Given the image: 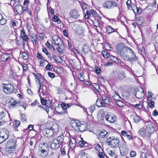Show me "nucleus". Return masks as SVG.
Segmentation results:
<instances>
[{
	"label": "nucleus",
	"mask_w": 158,
	"mask_h": 158,
	"mask_svg": "<svg viewBox=\"0 0 158 158\" xmlns=\"http://www.w3.org/2000/svg\"><path fill=\"white\" fill-rule=\"evenodd\" d=\"M154 101H151L149 103V106L150 108L152 109L154 106Z\"/></svg>",
	"instance_id": "nucleus-54"
},
{
	"label": "nucleus",
	"mask_w": 158,
	"mask_h": 158,
	"mask_svg": "<svg viewBox=\"0 0 158 158\" xmlns=\"http://www.w3.org/2000/svg\"><path fill=\"white\" fill-rule=\"evenodd\" d=\"M70 124L71 126L74 129L77 130L78 129L79 131H83L82 127L84 126V125L81 124L78 120L73 121L71 122Z\"/></svg>",
	"instance_id": "nucleus-5"
},
{
	"label": "nucleus",
	"mask_w": 158,
	"mask_h": 158,
	"mask_svg": "<svg viewBox=\"0 0 158 158\" xmlns=\"http://www.w3.org/2000/svg\"><path fill=\"white\" fill-rule=\"evenodd\" d=\"M48 76L51 78H54L55 76V75L54 73H52L50 72H48Z\"/></svg>",
	"instance_id": "nucleus-57"
},
{
	"label": "nucleus",
	"mask_w": 158,
	"mask_h": 158,
	"mask_svg": "<svg viewBox=\"0 0 158 158\" xmlns=\"http://www.w3.org/2000/svg\"><path fill=\"white\" fill-rule=\"evenodd\" d=\"M51 143L50 147L51 149L54 150L58 149L60 145L58 142H57L56 140H54V139H52L50 140Z\"/></svg>",
	"instance_id": "nucleus-10"
},
{
	"label": "nucleus",
	"mask_w": 158,
	"mask_h": 158,
	"mask_svg": "<svg viewBox=\"0 0 158 158\" xmlns=\"http://www.w3.org/2000/svg\"><path fill=\"white\" fill-rule=\"evenodd\" d=\"M52 19L54 21L57 22L58 23H59L61 22L60 20L58 19L56 15H54V16L53 17Z\"/></svg>",
	"instance_id": "nucleus-45"
},
{
	"label": "nucleus",
	"mask_w": 158,
	"mask_h": 158,
	"mask_svg": "<svg viewBox=\"0 0 158 158\" xmlns=\"http://www.w3.org/2000/svg\"><path fill=\"white\" fill-rule=\"evenodd\" d=\"M42 50L43 52H44L47 56H48V57L51 58V56L50 55H49V53L48 52V50H47L45 48L43 47L42 48Z\"/></svg>",
	"instance_id": "nucleus-39"
},
{
	"label": "nucleus",
	"mask_w": 158,
	"mask_h": 158,
	"mask_svg": "<svg viewBox=\"0 0 158 158\" xmlns=\"http://www.w3.org/2000/svg\"><path fill=\"white\" fill-rule=\"evenodd\" d=\"M54 140H56L57 142H58L60 144L63 142L64 139V135H61L57 137L56 139H54Z\"/></svg>",
	"instance_id": "nucleus-30"
},
{
	"label": "nucleus",
	"mask_w": 158,
	"mask_h": 158,
	"mask_svg": "<svg viewBox=\"0 0 158 158\" xmlns=\"http://www.w3.org/2000/svg\"><path fill=\"white\" fill-rule=\"evenodd\" d=\"M102 99L103 102L105 104H108L110 102L109 98L106 96L102 97Z\"/></svg>",
	"instance_id": "nucleus-35"
},
{
	"label": "nucleus",
	"mask_w": 158,
	"mask_h": 158,
	"mask_svg": "<svg viewBox=\"0 0 158 158\" xmlns=\"http://www.w3.org/2000/svg\"><path fill=\"white\" fill-rule=\"evenodd\" d=\"M13 123L15 127H18L20 123L19 121L17 120L14 121Z\"/></svg>",
	"instance_id": "nucleus-50"
},
{
	"label": "nucleus",
	"mask_w": 158,
	"mask_h": 158,
	"mask_svg": "<svg viewBox=\"0 0 158 158\" xmlns=\"http://www.w3.org/2000/svg\"><path fill=\"white\" fill-rule=\"evenodd\" d=\"M20 34V37H21V38L25 36V35H27L25 32V31L23 29H22L21 31Z\"/></svg>",
	"instance_id": "nucleus-51"
},
{
	"label": "nucleus",
	"mask_w": 158,
	"mask_h": 158,
	"mask_svg": "<svg viewBox=\"0 0 158 158\" xmlns=\"http://www.w3.org/2000/svg\"><path fill=\"white\" fill-rule=\"evenodd\" d=\"M21 119L23 122L26 121L27 118L26 115L24 114H22L21 116Z\"/></svg>",
	"instance_id": "nucleus-41"
},
{
	"label": "nucleus",
	"mask_w": 158,
	"mask_h": 158,
	"mask_svg": "<svg viewBox=\"0 0 158 158\" xmlns=\"http://www.w3.org/2000/svg\"><path fill=\"white\" fill-rule=\"evenodd\" d=\"M78 143L81 148L83 147V146L85 145L86 144H87L86 142L85 141H79Z\"/></svg>",
	"instance_id": "nucleus-46"
},
{
	"label": "nucleus",
	"mask_w": 158,
	"mask_h": 158,
	"mask_svg": "<svg viewBox=\"0 0 158 158\" xmlns=\"http://www.w3.org/2000/svg\"><path fill=\"white\" fill-rule=\"evenodd\" d=\"M42 132L43 134L46 137H49V139L50 140L52 138L51 137L54 134L53 132L52 131V130L51 129H48L45 128L43 130Z\"/></svg>",
	"instance_id": "nucleus-9"
},
{
	"label": "nucleus",
	"mask_w": 158,
	"mask_h": 158,
	"mask_svg": "<svg viewBox=\"0 0 158 158\" xmlns=\"http://www.w3.org/2000/svg\"><path fill=\"white\" fill-rule=\"evenodd\" d=\"M107 143L112 147H117L119 146V140L117 137L114 136L109 137L107 139Z\"/></svg>",
	"instance_id": "nucleus-3"
},
{
	"label": "nucleus",
	"mask_w": 158,
	"mask_h": 158,
	"mask_svg": "<svg viewBox=\"0 0 158 158\" xmlns=\"http://www.w3.org/2000/svg\"><path fill=\"white\" fill-rule=\"evenodd\" d=\"M9 103H10V105L12 106H19V105H21V103L19 101H17L15 100L13 98H11Z\"/></svg>",
	"instance_id": "nucleus-17"
},
{
	"label": "nucleus",
	"mask_w": 158,
	"mask_h": 158,
	"mask_svg": "<svg viewBox=\"0 0 158 158\" xmlns=\"http://www.w3.org/2000/svg\"><path fill=\"white\" fill-rule=\"evenodd\" d=\"M6 151L9 153H11L14 152L15 150V148L12 147L9 145H6L5 148Z\"/></svg>",
	"instance_id": "nucleus-21"
},
{
	"label": "nucleus",
	"mask_w": 158,
	"mask_h": 158,
	"mask_svg": "<svg viewBox=\"0 0 158 158\" xmlns=\"http://www.w3.org/2000/svg\"><path fill=\"white\" fill-rule=\"evenodd\" d=\"M102 53L104 57H105L108 58L110 56L109 54L106 51H103L102 52Z\"/></svg>",
	"instance_id": "nucleus-44"
},
{
	"label": "nucleus",
	"mask_w": 158,
	"mask_h": 158,
	"mask_svg": "<svg viewBox=\"0 0 158 158\" xmlns=\"http://www.w3.org/2000/svg\"><path fill=\"white\" fill-rule=\"evenodd\" d=\"M130 53L131 54V57H129V56H128L127 58V60H126L131 62L133 61H137L138 60V57L136 56L135 54L133 51L132 52H130Z\"/></svg>",
	"instance_id": "nucleus-12"
},
{
	"label": "nucleus",
	"mask_w": 158,
	"mask_h": 158,
	"mask_svg": "<svg viewBox=\"0 0 158 158\" xmlns=\"http://www.w3.org/2000/svg\"><path fill=\"white\" fill-rule=\"evenodd\" d=\"M121 148L123 149H128V148L125 142L119 147V149H121Z\"/></svg>",
	"instance_id": "nucleus-43"
},
{
	"label": "nucleus",
	"mask_w": 158,
	"mask_h": 158,
	"mask_svg": "<svg viewBox=\"0 0 158 158\" xmlns=\"http://www.w3.org/2000/svg\"><path fill=\"white\" fill-rule=\"evenodd\" d=\"M31 37L32 41L33 44H34V42L35 44H36L38 43L37 40V37L36 35H34L33 36H31Z\"/></svg>",
	"instance_id": "nucleus-37"
},
{
	"label": "nucleus",
	"mask_w": 158,
	"mask_h": 158,
	"mask_svg": "<svg viewBox=\"0 0 158 158\" xmlns=\"http://www.w3.org/2000/svg\"><path fill=\"white\" fill-rule=\"evenodd\" d=\"M113 98L116 100L118 101L120 99V96L118 95L117 94H115L114 96H113Z\"/></svg>",
	"instance_id": "nucleus-56"
},
{
	"label": "nucleus",
	"mask_w": 158,
	"mask_h": 158,
	"mask_svg": "<svg viewBox=\"0 0 158 158\" xmlns=\"http://www.w3.org/2000/svg\"><path fill=\"white\" fill-rule=\"evenodd\" d=\"M96 105L98 107H105V106L102 102L100 98H98L96 103Z\"/></svg>",
	"instance_id": "nucleus-28"
},
{
	"label": "nucleus",
	"mask_w": 158,
	"mask_h": 158,
	"mask_svg": "<svg viewBox=\"0 0 158 158\" xmlns=\"http://www.w3.org/2000/svg\"><path fill=\"white\" fill-rule=\"evenodd\" d=\"M6 22V20L4 19V18H3L2 20H0V24L1 25H3L5 24Z\"/></svg>",
	"instance_id": "nucleus-55"
},
{
	"label": "nucleus",
	"mask_w": 158,
	"mask_h": 158,
	"mask_svg": "<svg viewBox=\"0 0 158 158\" xmlns=\"http://www.w3.org/2000/svg\"><path fill=\"white\" fill-rule=\"evenodd\" d=\"M95 105H92L89 108V109L91 113H92L95 110Z\"/></svg>",
	"instance_id": "nucleus-40"
},
{
	"label": "nucleus",
	"mask_w": 158,
	"mask_h": 158,
	"mask_svg": "<svg viewBox=\"0 0 158 158\" xmlns=\"http://www.w3.org/2000/svg\"><path fill=\"white\" fill-rule=\"evenodd\" d=\"M9 54H3L0 56V60L1 61L5 62L10 58Z\"/></svg>",
	"instance_id": "nucleus-20"
},
{
	"label": "nucleus",
	"mask_w": 158,
	"mask_h": 158,
	"mask_svg": "<svg viewBox=\"0 0 158 158\" xmlns=\"http://www.w3.org/2000/svg\"><path fill=\"white\" fill-rule=\"evenodd\" d=\"M4 85L5 86H3V89L5 93L9 94L14 92V88L13 85L10 84Z\"/></svg>",
	"instance_id": "nucleus-7"
},
{
	"label": "nucleus",
	"mask_w": 158,
	"mask_h": 158,
	"mask_svg": "<svg viewBox=\"0 0 158 158\" xmlns=\"http://www.w3.org/2000/svg\"><path fill=\"white\" fill-rule=\"evenodd\" d=\"M54 43L57 45L58 47H60V48L62 49L63 48V45H64V44L63 41L60 38L55 41Z\"/></svg>",
	"instance_id": "nucleus-19"
},
{
	"label": "nucleus",
	"mask_w": 158,
	"mask_h": 158,
	"mask_svg": "<svg viewBox=\"0 0 158 158\" xmlns=\"http://www.w3.org/2000/svg\"><path fill=\"white\" fill-rule=\"evenodd\" d=\"M133 119L134 122L135 123H138L140 121L139 117L136 114L133 116Z\"/></svg>",
	"instance_id": "nucleus-36"
},
{
	"label": "nucleus",
	"mask_w": 158,
	"mask_h": 158,
	"mask_svg": "<svg viewBox=\"0 0 158 158\" xmlns=\"http://www.w3.org/2000/svg\"><path fill=\"white\" fill-rule=\"evenodd\" d=\"M70 15L71 16L74 18H77L79 16L78 12L76 10H71Z\"/></svg>",
	"instance_id": "nucleus-18"
},
{
	"label": "nucleus",
	"mask_w": 158,
	"mask_h": 158,
	"mask_svg": "<svg viewBox=\"0 0 158 158\" xmlns=\"http://www.w3.org/2000/svg\"><path fill=\"white\" fill-rule=\"evenodd\" d=\"M58 47V48H57V50H58V52L60 53V54H61L62 53V50H63L64 48H65V47L64 45H63V48L62 49H61L60 48V47Z\"/></svg>",
	"instance_id": "nucleus-63"
},
{
	"label": "nucleus",
	"mask_w": 158,
	"mask_h": 158,
	"mask_svg": "<svg viewBox=\"0 0 158 158\" xmlns=\"http://www.w3.org/2000/svg\"><path fill=\"white\" fill-rule=\"evenodd\" d=\"M138 133L143 137H145L146 135H148L146 129L144 128H141L138 132Z\"/></svg>",
	"instance_id": "nucleus-26"
},
{
	"label": "nucleus",
	"mask_w": 158,
	"mask_h": 158,
	"mask_svg": "<svg viewBox=\"0 0 158 158\" xmlns=\"http://www.w3.org/2000/svg\"><path fill=\"white\" fill-rule=\"evenodd\" d=\"M22 66L23 71H26L28 69V66L26 64H23Z\"/></svg>",
	"instance_id": "nucleus-61"
},
{
	"label": "nucleus",
	"mask_w": 158,
	"mask_h": 158,
	"mask_svg": "<svg viewBox=\"0 0 158 158\" xmlns=\"http://www.w3.org/2000/svg\"><path fill=\"white\" fill-rule=\"evenodd\" d=\"M53 68V66L48 64L46 66L45 69L47 70H48L49 71H50L51 70H52V69Z\"/></svg>",
	"instance_id": "nucleus-47"
},
{
	"label": "nucleus",
	"mask_w": 158,
	"mask_h": 158,
	"mask_svg": "<svg viewBox=\"0 0 158 158\" xmlns=\"http://www.w3.org/2000/svg\"><path fill=\"white\" fill-rule=\"evenodd\" d=\"M119 150L120 151V154L122 156H126L128 153V149H123L121 148V149Z\"/></svg>",
	"instance_id": "nucleus-29"
},
{
	"label": "nucleus",
	"mask_w": 158,
	"mask_h": 158,
	"mask_svg": "<svg viewBox=\"0 0 158 158\" xmlns=\"http://www.w3.org/2000/svg\"><path fill=\"white\" fill-rule=\"evenodd\" d=\"M16 141L14 139H10L6 143V145H9L12 147L16 148Z\"/></svg>",
	"instance_id": "nucleus-22"
},
{
	"label": "nucleus",
	"mask_w": 158,
	"mask_h": 158,
	"mask_svg": "<svg viewBox=\"0 0 158 158\" xmlns=\"http://www.w3.org/2000/svg\"><path fill=\"white\" fill-rule=\"evenodd\" d=\"M18 24V23L17 20H14L13 21L12 25L15 27H17Z\"/></svg>",
	"instance_id": "nucleus-52"
},
{
	"label": "nucleus",
	"mask_w": 158,
	"mask_h": 158,
	"mask_svg": "<svg viewBox=\"0 0 158 158\" xmlns=\"http://www.w3.org/2000/svg\"><path fill=\"white\" fill-rule=\"evenodd\" d=\"M105 118L107 121L110 123H114L115 121V118L113 114H110L109 113H108L105 116Z\"/></svg>",
	"instance_id": "nucleus-14"
},
{
	"label": "nucleus",
	"mask_w": 158,
	"mask_h": 158,
	"mask_svg": "<svg viewBox=\"0 0 158 158\" xmlns=\"http://www.w3.org/2000/svg\"><path fill=\"white\" fill-rule=\"evenodd\" d=\"M97 15L96 12L94 10L91 9L89 11H87L85 17L86 19H89V17H90L91 15L96 16Z\"/></svg>",
	"instance_id": "nucleus-13"
},
{
	"label": "nucleus",
	"mask_w": 158,
	"mask_h": 158,
	"mask_svg": "<svg viewBox=\"0 0 158 158\" xmlns=\"http://www.w3.org/2000/svg\"><path fill=\"white\" fill-rule=\"evenodd\" d=\"M15 10L17 13L19 15L22 14L23 12V8L21 5L19 4L15 7Z\"/></svg>",
	"instance_id": "nucleus-15"
},
{
	"label": "nucleus",
	"mask_w": 158,
	"mask_h": 158,
	"mask_svg": "<svg viewBox=\"0 0 158 158\" xmlns=\"http://www.w3.org/2000/svg\"><path fill=\"white\" fill-rule=\"evenodd\" d=\"M117 4L115 1H107L103 4V7L106 9H110L117 6Z\"/></svg>",
	"instance_id": "nucleus-6"
},
{
	"label": "nucleus",
	"mask_w": 158,
	"mask_h": 158,
	"mask_svg": "<svg viewBox=\"0 0 158 158\" xmlns=\"http://www.w3.org/2000/svg\"><path fill=\"white\" fill-rule=\"evenodd\" d=\"M118 54L120 55L121 57L124 60H126L128 57V53L132 52V50L129 47H126L123 43H120L116 46Z\"/></svg>",
	"instance_id": "nucleus-1"
},
{
	"label": "nucleus",
	"mask_w": 158,
	"mask_h": 158,
	"mask_svg": "<svg viewBox=\"0 0 158 158\" xmlns=\"http://www.w3.org/2000/svg\"><path fill=\"white\" fill-rule=\"evenodd\" d=\"M109 155H110V156L112 157H114L115 156V153L114 152H113L111 150H110L108 152Z\"/></svg>",
	"instance_id": "nucleus-60"
},
{
	"label": "nucleus",
	"mask_w": 158,
	"mask_h": 158,
	"mask_svg": "<svg viewBox=\"0 0 158 158\" xmlns=\"http://www.w3.org/2000/svg\"><path fill=\"white\" fill-rule=\"evenodd\" d=\"M35 82L36 84L39 85V89L38 90V92H39L40 90L41 89H43V83L44 81L41 82V79H35Z\"/></svg>",
	"instance_id": "nucleus-25"
},
{
	"label": "nucleus",
	"mask_w": 158,
	"mask_h": 158,
	"mask_svg": "<svg viewBox=\"0 0 158 158\" xmlns=\"http://www.w3.org/2000/svg\"><path fill=\"white\" fill-rule=\"evenodd\" d=\"M125 73L123 72H121L118 75V77L119 79L122 80L125 77Z\"/></svg>",
	"instance_id": "nucleus-34"
},
{
	"label": "nucleus",
	"mask_w": 158,
	"mask_h": 158,
	"mask_svg": "<svg viewBox=\"0 0 158 158\" xmlns=\"http://www.w3.org/2000/svg\"><path fill=\"white\" fill-rule=\"evenodd\" d=\"M90 49L88 46L85 45L82 48V52L84 53H86L89 51Z\"/></svg>",
	"instance_id": "nucleus-32"
},
{
	"label": "nucleus",
	"mask_w": 158,
	"mask_h": 158,
	"mask_svg": "<svg viewBox=\"0 0 158 158\" xmlns=\"http://www.w3.org/2000/svg\"><path fill=\"white\" fill-rule=\"evenodd\" d=\"M134 94L138 98H142L144 95L143 89L140 87H138L135 89L134 91Z\"/></svg>",
	"instance_id": "nucleus-8"
},
{
	"label": "nucleus",
	"mask_w": 158,
	"mask_h": 158,
	"mask_svg": "<svg viewBox=\"0 0 158 158\" xmlns=\"http://www.w3.org/2000/svg\"><path fill=\"white\" fill-rule=\"evenodd\" d=\"M69 104L62 103L58 104L55 108V110L58 114H62L67 113V107L69 108Z\"/></svg>",
	"instance_id": "nucleus-2"
},
{
	"label": "nucleus",
	"mask_w": 158,
	"mask_h": 158,
	"mask_svg": "<svg viewBox=\"0 0 158 158\" xmlns=\"http://www.w3.org/2000/svg\"><path fill=\"white\" fill-rule=\"evenodd\" d=\"M23 58L25 60H27L28 58V55L25 52H23L22 53Z\"/></svg>",
	"instance_id": "nucleus-49"
},
{
	"label": "nucleus",
	"mask_w": 158,
	"mask_h": 158,
	"mask_svg": "<svg viewBox=\"0 0 158 158\" xmlns=\"http://www.w3.org/2000/svg\"><path fill=\"white\" fill-rule=\"evenodd\" d=\"M110 58L113 61L115 62H116V61L117 60V58L113 56H111Z\"/></svg>",
	"instance_id": "nucleus-64"
},
{
	"label": "nucleus",
	"mask_w": 158,
	"mask_h": 158,
	"mask_svg": "<svg viewBox=\"0 0 158 158\" xmlns=\"http://www.w3.org/2000/svg\"><path fill=\"white\" fill-rule=\"evenodd\" d=\"M137 22L139 25L143 23V19L142 17H140L139 19L137 20Z\"/></svg>",
	"instance_id": "nucleus-48"
},
{
	"label": "nucleus",
	"mask_w": 158,
	"mask_h": 158,
	"mask_svg": "<svg viewBox=\"0 0 158 158\" xmlns=\"http://www.w3.org/2000/svg\"><path fill=\"white\" fill-rule=\"evenodd\" d=\"M76 141L74 138H72L70 139L69 144L71 147L75 146L76 145Z\"/></svg>",
	"instance_id": "nucleus-33"
},
{
	"label": "nucleus",
	"mask_w": 158,
	"mask_h": 158,
	"mask_svg": "<svg viewBox=\"0 0 158 158\" xmlns=\"http://www.w3.org/2000/svg\"><path fill=\"white\" fill-rule=\"evenodd\" d=\"M60 37H59L57 35H54L52 36V38L53 41H54V42L55 41L57 40Z\"/></svg>",
	"instance_id": "nucleus-58"
},
{
	"label": "nucleus",
	"mask_w": 158,
	"mask_h": 158,
	"mask_svg": "<svg viewBox=\"0 0 158 158\" xmlns=\"http://www.w3.org/2000/svg\"><path fill=\"white\" fill-rule=\"evenodd\" d=\"M50 129H51V130H52V131L55 134L58 131V126L56 123H54L50 127Z\"/></svg>",
	"instance_id": "nucleus-23"
},
{
	"label": "nucleus",
	"mask_w": 158,
	"mask_h": 158,
	"mask_svg": "<svg viewBox=\"0 0 158 158\" xmlns=\"http://www.w3.org/2000/svg\"><path fill=\"white\" fill-rule=\"evenodd\" d=\"M5 134L2 136L0 135V144H1L5 142L9 137V135L8 131H6Z\"/></svg>",
	"instance_id": "nucleus-16"
},
{
	"label": "nucleus",
	"mask_w": 158,
	"mask_h": 158,
	"mask_svg": "<svg viewBox=\"0 0 158 158\" xmlns=\"http://www.w3.org/2000/svg\"><path fill=\"white\" fill-rule=\"evenodd\" d=\"M45 44L46 46L49 48V49H51L53 48L54 50H55V48L50 44L49 43L48 41Z\"/></svg>",
	"instance_id": "nucleus-42"
},
{
	"label": "nucleus",
	"mask_w": 158,
	"mask_h": 158,
	"mask_svg": "<svg viewBox=\"0 0 158 158\" xmlns=\"http://www.w3.org/2000/svg\"><path fill=\"white\" fill-rule=\"evenodd\" d=\"M146 131L147 134V136L150 137V136L155 131V129L151 125H148L146 127Z\"/></svg>",
	"instance_id": "nucleus-11"
},
{
	"label": "nucleus",
	"mask_w": 158,
	"mask_h": 158,
	"mask_svg": "<svg viewBox=\"0 0 158 158\" xmlns=\"http://www.w3.org/2000/svg\"><path fill=\"white\" fill-rule=\"evenodd\" d=\"M52 57L53 59H54L55 60L56 62L58 63H61L63 60L62 58L59 56H56L54 54L52 55Z\"/></svg>",
	"instance_id": "nucleus-27"
},
{
	"label": "nucleus",
	"mask_w": 158,
	"mask_h": 158,
	"mask_svg": "<svg viewBox=\"0 0 158 158\" xmlns=\"http://www.w3.org/2000/svg\"><path fill=\"white\" fill-rule=\"evenodd\" d=\"M109 135L108 132L105 130L102 131L99 133V136L101 138H107Z\"/></svg>",
	"instance_id": "nucleus-24"
},
{
	"label": "nucleus",
	"mask_w": 158,
	"mask_h": 158,
	"mask_svg": "<svg viewBox=\"0 0 158 158\" xmlns=\"http://www.w3.org/2000/svg\"><path fill=\"white\" fill-rule=\"evenodd\" d=\"M134 107L135 108H136L139 110H141L142 107V106L141 105H140V104H136L134 105Z\"/></svg>",
	"instance_id": "nucleus-53"
},
{
	"label": "nucleus",
	"mask_w": 158,
	"mask_h": 158,
	"mask_svg": "<svg viewBox=\"0 0 158 158\" xmlns=\"http://www.w3.org/2000/svg\"><path fill=\"white\" fill-rule=\"evenodd\" d=\"M78 77L79 80L80 81H85V80L84 79L82 75H81V73H80L78 75Z\"/></svg>",
	"instance_id": "nucleus-62"
},
{
	"label": "nucleus",
	"mask_w": 158,
	"mask_h": 158,
	"mask_svg": "<svg viewBox=\"0 0 158 158\" xmlns=\"http://www.w3.org/2000/svg\"><path fill=\"white\" fill-rule=\"evenodd\" d=\"M136 7V9H137V13H138L139 14H140L142 12V9L139 7V8H138L136 6H134V8Z\"/></svg>",
	"instance_id": "nucleus-59"
},
{
	"label": "nucleus",
	"mask_w": 158,
	"mask_h": 158,
	"mask_svg": "<svg viewBox=\"0 0 158 158\" xmlns=\"http://www.w3.org/2000/svg\"><path fill=\"white\" fill-rule=\"evenodd\" d=\"M106 28V32L108 34H110L114 31V29L110 26H107Z\"/></svg>",
	"instance_id": "nucleus-31"
},
{
	"label": "nucleus",
	"mask_w": 158,
	"mask_h": 158,
	"mask_svg": "<svg viewBox=\"0 0 158 158\" xmlns=\"http://www.w3.org/2000/svg\"><path fill=\"white\" fill-rule=\"evenodd\" d=\"M48 148L45 145V143H44L43 144L40 145L39 147L38 155L40 157H45L48 154L47 149Z\"/></svg>",
	"instance_id": "nucleus-4"
},
{
	"label": "nucleus",
	"mask_w": 158,
	"mask_h": 158,
	"mask_svg": "<svg viewBox=\"0 0 158 158\" xmlns=\"http://www.w3.org/2000/svg\"><path fill=\"white\" fill-rule=\"evenodd\" d=\"M40 101L41 104L43 105H46L47 107H48V105H47V101L46 100L44 99L41 96H40Z\"/></svg>",
	"instance_id": "nucleus-38"
}]
</instances>
